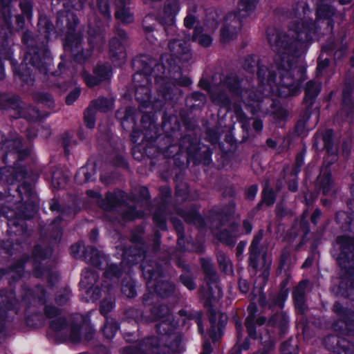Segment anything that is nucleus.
Here are the masks:
<instances>
[{
  "label": "nucleus",
  "instance_id": "obj_48",
  "mask_svg": "<svg viewBox=\"0 0 354 354\" xmlns=\"http://www.w3.org/2000/svg\"><path fill=\"white\" fill-rule=\"evenodd\" d=\"M215 288L217 290V292H212V287L209 288V292L207 293V297L208 299H212L213 300L218 299L221 297V292L220 288L215 284Z\"/></svg>",
  "mask_w": 354,
  "mask_h": 354
},
{
  "label": "nucleus",
  "instance_id": "obj_1",
  "mask_svg": "<svg viewBox=\"0 0 354 354\" xmlns=\"http://www.w3.org/2000/svg\"><path fill=\"white\" fill-rule=\"evenodd\" d=\"M325 0H321L316 12V21H313V12L305 2L299 3L293 8L289 29L286 33H280L275 29H268V40L276 53L274 65L270 68L259 65L258 68L259 89L255 91L244 89L241 96L245 105L250 107L252 113L259 109L261 100L270 93L281 97L296 95L301 83L306 79V71L295 64V59L301 55L325 20L331 26L330 18L335 14L334 8Z\"/></svg>",
  "mask_w": 354,
  "mask_h": 354
},
{
  "label": "nucleus",
  "instance_id": "obj_49",
  "mask_svg": "<svg viewBox=\"0 0 354 354\" xmlns=\"http://www.w3.org/2000/svg\"><path fill=\"white\" fill-rule=\"evenodd\" d=\"M45 313L48 317L53 318L59 314V310L55 307L46 306Z\"/></svg>",
  "mask_w": 354,
  "mask_h": 354
},
{
  "label": "nucleus",
  "instance_id": "obj_25",
  "mask_svg": "<svg viewBox=\"0 0 354 354\" xmlns=\"http://www.w3.org/2000/svg\"><path fill=\"white\" fill-rule=\"evenodd\" d=\"M12 167H3L0 169V180L8 184H12L18 176L13 174Z\"/></svg>",
  "mask_w": 354,
  "mask_h": 354
},
{
  "label": "nucleus",
  "instance_id": "obj_58",
  "mask_svg": "<svg viewBox=\"0 0 354 354\" xmlns=\"http://www.w3.org/2000/svg\"><path fill=\"white\" fill-rule=\"evenodd\" d=\"M257 192V187L256 186L251 187L248 191V198L252 199L254 197Z\"/></svg>",
  "mask_w": 354,
  "mask_h": 354
},
{
  "label": "nucleus",
  "instance_id": "obj_32",
  "mask_svg": "<svg viewBox=\"0 0 354 354\" xmlns=\"http://www.w3.org/2000/svg\"><path fill=\"white\" fill-rule=\"evenodd\" d=\"M122 291L129 298L134 297L136 295V289L132 282H128L127 284H123Z\"/></svg>",
  "mask_w": 354,
  "mask_h": 354
},
{
  "label": "nucleus",
  "instance_id": "obj_37",
  "mask_svg": "<svg viewBox=\"0 0 354 354\" xmlns=\"http://www.w3.org/2000/svg\"><path fill=\"white\" fill-rule=\"evenodd\" d=\"M98 8L102 14L106 18L110 17L109 6L106 0H97Z\"/></svg>",
  "mask_w": 354,
  "mask_h": 354
},
{
  "label": "nucleus",
  "instance_id": "obj_46",
  "mask_svg": "<svg viewBox=\"0 0 354 354\" xmlns=\"http://www.w3.org/2000/svg\"><path fill=\"white\" fill-rule=\"evenodd\" d=\"M153 221L156 223V225H158V227L161 229V230H165L166 229V223H165V218L163 216L158 214H155L153 215Z\"/></svg>",
  "mask_w": 354,
  "mask_h": 354
},
{
  "label": "nucleus",
  "instance_id": "obj_19",
  "mask_svg": "<svg viewBox=\"0 0 354 354\" xmlns=\"http://www.w3.org/2000/svg\"><path fill=\"white\" fill-rule=\"evenodd\" d=\"M321 91V84L315 81H309L307 83L305 94L306 97L313 100L319 93Z\"/></svg>",
  "mask_w": 354,
  "mask_h": 354
},
{
  "label": "nucleus",
  "instance_id": "obj_36",
  "mask_svg": "<svg viewBox=\"0 0 354 354\" xmlns=\"http://www.w3.org/2000/svg\"><path fill=\"white\" fill-rule=\"evenodd\" d=\"M84 252V246L82 243L73 245L71 248V253L75 258H80L83 257Z\"/></svg>",
  "mask_w": 354,
  "mask_h": 354
},
{
  "label": "nucleus",
  "instance_id": "obj_27",
  "mask_svg": "<svg viewBox=\"0 0 354 354\" xmlns=\"http://www.w3.org/2000/svg\"><path fill=\"white\" fill-rule=\"evenodd\" d=\"M142 269L148 287L153 288L154 286L153 281L156 280L158 274L156 272H152L149 267L142 266Z\"/></svg>",
  "mask_w": 354,
  "mask_h": 354
},
{
  "label": "nucleus",
  "instance_id": "obj_12",
  "mask_svg": "<svg viewBox=\"0 0 354 354\" xmlns=\"http://www.w3.org/2000/svg\"><path fill=\"white\" fill-rule=\"evenodd\" d=\"M48 62H45L44 64L41 60L39 62L37 60L36 62L33 60L32 64V68H28L27 64L22 63L19 66L20 70L22 71V72L19 73V75L24 81L28 82V76H31L32 74L35 75L37 72L46 75L48 71Z\"/></svg>",
  "mask_w": 354,
  "mask_h": 354
},
{
  "label": "nucleus",
  "instance_id": "obj_29",
  "mask_svg": "<svg viewBox=\"0 0 354 354\" xmlns=\"http://www.w3.org/2000/svg\"><path fill=\"white\" fill-rule=\"evenodd\" d=\"M38 25L40 28L44 29L43 31L46 34L45 37H48L49 33L53 28V26L51 22L46 17L40 18Z\"/></svg>",
  "mask_w": 354,
  "mask_h": 354
},
{
  "label": "nucleus",
  "instance_id": "obj_54",
  "mask_svg": "<svg viewBox=\"0 0 354 354\" xmlns=\"http://www.w3.org/2000/svg\"><path fill=\"white\" fill-rule=\"evenodd\" d=\"M239 288L241 290V291L242 292H247L248 290V283L246 282V281L245 280H239Z\"/></svg>",
  "mask_w": 354,
  "mask_h": 354
},
{
  "label": "nucleus",
  "instance_id": "obj_6",
  "mask_svg": "<svg viewBox=\"0 0 354 354\" xmlns=\"http://www.w3.org/2000/svg\"><path fill=\"white\" fill-rule=\"evenodd\" d=\"M87 195L93 198H96L100 207L106 211H112L118 206L122 205L124 202V194L122 192H118L114 194H108L106 200H102L100 194L93 190H88Z\"/></svg>",
  "mask_w": 354,
  "mask_h": 354
},
{
  "label": "nucleus",
  "instance_id": "obj_56",
  "mask_svg": "<svg viewBox=\"0 0 354 354\" xmlns=\"http://www.w3.org/2000/svg\"><path fill=\"white\" fill-rule=\"evenodd\" d=\"M288 297V292L286 290L281 291L279 295V300L277 301L279 306H281V302L284 301Z\"/></svg>",
  "mask_w": 354,
  "mask_h": 354
},
{
  "label": "nucleus",
  "instance_id": "obj_34",
  "mask_svg": "<svg viewBox=\"0 0 354 354\" xmlns=\"http://www.w3.org/2000/svg\"><path fill=\"white\" fill-rule=\"evenodd\" d=\"M120 271L116 265H110L104 272V277L106 279H111L113 277H118Z\"/></svg>",
  "mask_w": 354,
  "mask_h": 354
},
{
  "label": "nucleus",
  "instance_id": "obj_52",
  "mask_svg": "<svg viewBox=\"0 0 354 354\" xmlns=\"http://www.w3.org/2000/svg\"><path fill=\"white\" fill-rule=\"evenodd\" d=\"M169 326V324L166 322H162L160 324H158L157 326V331L160 334L164 335L167 334V331H165L166 328Z\"/></svg>",
  "mask_w": 354,
  "mask_h": 354
},
{
  "label": "nucleus",
  "instance_id": "obj_39",
  "mask_svg": "<svg viewBox=\"0 0 354 354\" xmlns=\"http://www.w3.org/2000/svg\"><path fill=\"white\" fill-rule=\"evenodd\" d=\"M20 8L24 15L30 19L31 18V3L28 0H24L20 3Z\"/></svg>",
  "mask_w": 354,
  "mask_h": 354
},
{
  "label": "nucleus",
  "instance_id": "obj_21",
  "mask_svg": "<svg viewBox=\"0 0 354 354\" xmlns=\"http://www.w3.org/2000/svg\"><path fill=\"white\" fill-rule=\"evenodd\" d=\"M88 41L90 45L94 48L95 46H97L99 44H102L104 41V35L101 30H93L90 28L88 30Z\"/></svg>",
  "mask_w": 354,
  "mask_h": 354
},
{
  "label": "nucleus",
  "instance_id": "obj_11",
  "mask_svg": "<svg viewBox=\"0 0 354 354\" xmlns=\"http://www.w3.org/2000/svg\"><path fill=\"white\" fill-rule=\"evenodd\" d=\"M169 48L171 56L182 62H187L192 57V53L184 41L179 39L171 40L169 42Z\"/></svg>",
  "mask_w": 354,
  "mask_h": 354
},
{
  "label": "nucleus",
  "instance_id": "obj_33",
  "mask_svg": "<svg viewBox=\"0 0 354 354\" xmlns=\"http://www.w3.org/2000/svg\"><path fill=\"white\" fill-rule=\"evenodd\" d=\"M5 145L6 147H12L10 149V151H14L16 153L19 152L21 147L22 146L21 145V140L20 138H17L16 139H14L12 140H8L5 143Z\"/></svg>",
  "mask_w": 354,
  "mask_h": 354
},
{
  "label": "nucleus",
  "instance_id": "obj_57",
  "mask_svg": "<svg viewBox=\"0 0 354 354\" xmlns=\"http://www.w3.org/2000/svg\"><path fill=\"white\" fill-rule=\"evenodd\" d=\"M321 216V212L320 210L319 209H316L312 216H311V221L312 223H313L314 224H316L317 222V220L320 218Z\"/></svg>",
  "mask_w": 354,
  "mask_h": 354
},
{
  "label": "nucleus",
  "instance_id": "obj_61",
  "mask_svg": "<svg viewBox=\"0 0 354 354\" xmlns=\"http://www.w3.org/2000/svg\"><path fill=\"white\" fill-rule=\"evenodd\" d=\"M193 97L200 100L202 102H204L205 101V96L201 93H193Z\"/></svg>",
  "mask_w": 354,
  "mask_h": 354
},
{
  "label": "nucleus",
  "instance_id": "obj_5",
  "mask_svg": "<svg viewBox=\"0 0 354 354\" xmlns=\"http://www.w3.org/2000/svg\"><path fill=\"white\" fill-rule=\"evenodd\" d=\"M126 38L125 32L119 29L117 31V37H113L109 44V56L117 66H120L126 61L127 53L124 47Z\"/></svg>",
  "mask_w": 354,
  "mask_h": 354
},
{
  "label": "nucleus",
  "instance_id": "obj_51",
  "mask_svg": "<svg viewBox=\"0 0 354 354\" xmlns=\"http://www.w3.org/2000/svg\"><path fill=\"white\" fill-rule=\"evenodd\" d=\"M195 22V17L192 15H188L184 20L185 26L187 28H192Z\"/></svg>",
  "mask_w": 354,
  "mask_h": 354
},
{
  "label": "nucleus",
  "instance_id": "obj_50",
  "mask_svg": "<svg viewBox=\"0 0 354 354\" xmlns=\"http://www.w3.org/2000/svg\"><path fill=\"white\" fill-rule=\"evenodd\" d=\"M71 2V6L76 10H80L83 8L86 0H68Z\"/></svg>",
  "mask_w": 354,
  "mask_h": 354
},
{
  "label": "nucleus",
  "instance_id": "obj_24",
  "mask_svg": "<svg viewBox=\"0 0 354 354\" xmlns=\"http://www.w3.org/2000/svg\"><path fill=\"white\" fill-rule=\"evenodd\" d=\"M263 237L262 232H259L258 234H257L251 243V245L250 247V259L252 261H256L258 254H259V244L260 241H261Z\"/></svg>",
  "mask_w": 354,
  "mask_h": 354
},
{
  "label": "nucleus",
  "instance_id": "obj_31",
  "mask_svg": "<svg viewBox=\"0 0 354 354\" xmlns=\"http://www.w3.org/2000/svg\"><path fill=\"white\" fill-rule=\"evenodd\" d=\"M71 290L69 289H64L58 292L56 297V302L59 305L66 304L70 299Z\"/></svg>",
  "mask_w": 354,
  "mask_h": 354
},
{
  "label": "nucleus",
  "instance_id": "obj_30",
  "mask_svg": "<svg viewBox=\"0 0 354 354\" xmlns=\"http://www.w3.org/2000/svg\"><path fill=\"white\" fill-rule=\"evenodd\" d=\"M274 201L275 197L272 190L268 187L264 188L263 191V202L268 205H270L274 204Z\"/></svg>",
  "mask_w": 354,
  "mask_h": 354
},
{
  "label": "nucleus",
  "instance_id": "obj_2",
  "mask_svg": "<svg viewBox=\"0 0 354 354\" xmlns=\"http://www.w3.org/2000/svg\"><path fill=\"white\" fill-rule=\"evenodd\" d=\"M259 0H240L239 3V16L234 13L229 14L221 29V40L227 42L232 39L241 27V18L247 17L253 14L257 8Z\"/></svg>",
  "mask_w": 354,
  "mask_h": 354
},
{
  "label": "nucleus",
  "instance_id": "obj_40",
  "mask_svg": "<svg viewBox=\"0 0 354 354\" xmlns=\"http://www.w3.org/2000/svg\"><path fill=\"white\" fill-rule=\"evenodd\" d=\"M114 304L111 299H104L100 306V312L103 315H106L113 308Z\"/></svg>",
  "mask_w": 354,
  "mask_h": 354
},
{
  "label": "nucleus",
  "instance_id": "obj_47",
  "mask_svg": "<svg viewBox=\"0 0 354 354\" xmlns=\"http://www.w3.org/2000/svg\"><path fill=\"white\" fill-rule=\"evenodd\" d=\"M182 283L189 289L193 290L195 288V284L194 281L189 278L187 275H182L180 277Z\"/></svg>",
  "mask_w": 354,
  "mask_h": 354
},
{
  "label": "nucleus",
  "instance_id": "obj_41",
  "mask_svg": "<svg viewBox=\"0 0 354 354\" xmlns=\"http://www.w3.org/2000/svg\"><path fill=\"white\" fill-rule=\"evenodd\" d=\"M66 324V320L64 318L59 317L54 319L50 323V328L54 330H59L64 328Z\"/></svg>",
  "mask_w": 354,
  "mask_h": 354
},
{
  "label": "nucleus",
  "instance_id": "obj_28",
  "mask_svg": "<svg viewBox=\"0 0 354 354\" xmlns=\"http://www.w3.org/2000/svg\"><path fill=\"white\" fill-rule=\"evenodd\" d=\"M118 329V326L116 322L109 323L107 321L103 328V332L106 338L111 339L115 336Z\"/></svg>",
  "mask_w": 354,
  "mask_h": 354
},
{
  "label": "nucleus",
  "instance_id": "obj_8",
  "mask_svg": "<svg viewBox=\"0 0 354 354\" xmlns=\"http://www.w3.org/2000/svg\"><path fill=\"white\" fill-rule=\"evenodd\" d=\"M97 278V274L91 269H85L82 274L80 286L86 290V292L92 301H95L100 297V290L97 288H93Z\"/></svg>",
  "mask_w": 354,
  "mask_h": 354
},
{
  "label": "nucleus",
  "instance_id": "obj_14",
  "mask_svg": "<svg viewBox=\"0 0 354 354\" xmlns=\"http://www.w3.org/2000/svg\"><path fill=\"white\" fill-rule=\"evenodd\" d=\"M240 235L238 226L232 224L229 230L221 231L218 235V239L227 245L234 244L236 238Z\"/></svg>",
  "mask_w": 354,
  "mask_h": 354
},
{
  "label": "nucleus",
  "instance_id": "obj_53",
  "mask_svg": "<svg viewBox=\"0 0 354 354\" xmlns=\"http://www.w3.org/2000/svg\"><path fill=\"white\" fill-rule=\"evenodd\" d=\"M176 82L180 86H189L192 84L191 80L187 77H182L176 80Z\"/></svg>",
  "mask_w": 354,
  "mask_h": 354
},
{
  "label": "nucleus",
  "instance_id": "obj_3",
  "mask_svg": "<svg viewBox=\"0 0 354 354\" xmlns=\"http://www.w3.org/2000/svg\"><path fill=\"white\" fill-rule=\"evenodd\" d=\"M65 18L68 31L65 38L64 48L66 50L70 51L76 59L80 61L90 54L88 51L84 53L82 47L80 34L75 30L77 19L73 12L68 11L59 14L58 21L63 23Z\"/></svg>",
  "mask_w": 354,
  "mask_h": 354
},
{
  "label": "nucleus",
  "instance_id": "obj_62",
  "mask_svg": "<svg viewBox=\"0 0 354 354\" xmlns=\"http://www.w3.org/2000/svg\"><path fill=\"white\" fill-rule=\"evenodd\" d=\"M205 272H207V274L212 276L213 278L214 277V272H213V270L212 269V268L210 267L209 265H205L203 264V265Z\"/></svg>",
  "mask_w": 354,
  "mask_h": 354
},
{
  "label": "nucleus",
  "instance_id": "obj_20",
  "mask_svg": "<svg viewBox=\"0 0 354 354\" xmlns=\"http://www.w3.org/2000/svg\"><path fill=\"white\" fill-rule=\"evenodd\" d=\"M174 290V286L169 281H162L154 286V291L161 297H166Z\"/></svg>",
  "mask_w": 354,
  "mask_h": 354
},
{
  "label": "nucleus",
  "instance_id": "obj_7",
  "mask_svg": "<svg viewBox=\"0 0 354 354\" xmlns=\"http://www.w3.org/2000/svg\"><path fill=\"white\" fill-rule=\"evenodd\" d=\"M147 70L144 73H138L133 76V82L136 86L135 95L137 100L140 101L143 106H147L149 101L150 89L147 86L149 78L147 75Z\"/></svg>",
  "mask_w": 354,
  "mask_h": 354
},
{
  "label": "nucleus",
  "instance_id": "obj_4",
  "mask_svg": "<svg viewBox=\"0 0 354 354\" xmlns=\"http://www.w3.org/2000/svg\"><path fill=\"white\" fill-rule=\"evenodd\" d=\"M199 84L203 89L209 90V93L212 101L223 106L229 104V97L226 92L228 91L232 94H239V82L234 76H230L225 79L221 84L216 86L211 87L209 83L205 80H201Z\"/></svg>",
  "mask_w": 354,
  "mask_h": 354
},
{
  "label": "nucleus",
  "instance_id": "obj_15",
  "mask_svg": "<svg viewBox=\"0 0 354 354\" xmlns=\"http://www.w3.org/2000/svg\"><path fill=\"white\" fill-rule=\"evenodd\" d=\"M117 10L115 11V17L123 24H129L133 21V17L130 12L129 8L122 6V3L117 0Z\"/></svg>",
  "mask_w": 354,
  "mask_h": 354
},
{
  "label": "nucleus",
  "instance_id": "obj_13",
  "mask_svg": "<svg viewBox=\"0 0 354 354\" xmlns=\"http://www.w3.org/2000/svg\"><path fill=\"white\" fill-rule=\"evenodd\" d=\"M208 26L205 25V28L201 27H196L194 30V33L192 38L189 35L186 36L187 40L192 39V41H197L200 45L207 47L211 45L212 42V38L210 35L203 32L208 31Z\"/></svg>",
  "mask_w": 354,
  "mask_h": 354
},
{
  "label": "nucleus",
  "instance_id": "obj_63",
  "mask_svg": "<svg viewBox=\"0 0 354 354\" xmlns=\"http://www.w3.org/2000/svg\"><path fill=\"white\" fill-rule=\"evenodd\" d=\"M243 227H244V229H245L246 233L251 232L252 227L251 224L248 221H245L243 222Z\"/></svg>",
  "mask_w": 354,
  "mask_h": 354
},
{
  "label": "nucleus",
  "instance_id": "obj_60",
  "mask_svg": "<svg viewBox=\"0 0 354 354\" xmlns=\"http://www.w3.org/2000/svg\"><path fill=\"white\" fill-rule=\"evenodd\" d=\"M71 339L73 342H78L80 339V335L79 334V332L75 331V330H73L71 335Z\"/></svg>",
  "mask_w": 354,
  "mask_h": 354
},
{
  "label": "nucleus",
  "instance_id": "obj_16",
  "mask_svg": "<svg viewBox=\"0 0 354 354\" xmlns=\"http://www.w3.org/2000/svg\"><path fill=\"white\" fill-rule=\"evenodd\" d=\"M306 284V282H301L292 294L295 305L296 308H299L301 311L304 310V292Z\"/></svg>",
  "mask_w": 354,
  "mask_h": 354
},
{
  "label": "nucleus",
  "instance_id": "obj_45",
  "mask_svg": "<svg viewBox=\"0 0 354 354\" xmlns=\"http://www.w3.org/2000/svg\"><path fill=\"white\" fill-rule=\"evenodd\" d=\"M142 216L141 212H136L134 209H130L129 212L124 213L123 217L127 220L135 219Z\"/></svg>",
  "mask_w": 354,
  "mask_h": 354
},
{
  "label": "nucleus",
  "instance_id": "obj_17",
  "mask_svg": "<svg viewBox=\"0 0 354 354\" xmlns=\"http://www.w3.org/2000/svg\"><path fill=\"white\" fill-rule=\"evenodd\" d=\"M84 257L88 263L93 264L95 267L100 266L102 264V259H104V257L100 256L99 252L93 248H87Z\"/></svg>",
  "mask_w": 354,
  "mask_h": 354
},
{
  "label": "nucleus",
  "instance_id": "obj_9",
  "mask_svg": "<svg viewBox=\"0 0 354 354\" xmlns=\"http://www.w3.org/2000/svg\"><path fill=\"white\" fill-rule=\"evenodd\" d=\"M180 10L178 0H167L162 10L159 14V20L161 24L170 26L174 29L175 17Z\"/></svg>",
  "mask_w": 354,
  "mask_h": 354
},
{
  "label": "nucleus",
  "instance_id": "obj_44",
  "mask_svg": "<svg viewBox=\"0 0 354 354\" xmlns=\"http://www.w3.org/2000/svg\"><path fill=\"white\" fill-rule=\"evenodd\" d=\"M219 265L224 270H228L231 268L228 259L224 254H219L217 257Z\"/></svg>",
  "mask_w": 354,
  "mask_h": 354
},
{
  "label": "nucleus",
  "instance_id": "obj_35",
  "mask_svg": "<svg viewBox=\"0 0 354 354\" xmlns=\"http://www.w3.org/2000/svg\"><path fill=\"white\" fill-rule=\"evenodd\" d=\"M185 218L188 223H193L199 227L202 226L203 224L201 215L196 212L192 213L191 216L187 215Z\"/></svg>",
  "mask_w": 354,
  "mask_h": 354
},
{
  "label": "nucleus",
  "instance_id": "obj_43",
  "mask_svg": "<svg viewBox=\"0 0 354 354\" xmlns=\"http://www.w3.org/2000/svg\"><path fill=\"white\" fill-rule=\"evenodd\" d=\"M81 176H84V182H88L92 179L91 175L88 174V169L86 167H82L76 174V178L80 183H82V180H79Z\"/></svg>",
  "mask_w": 354,
  "mask_h": 354
},
{
  "label": "nucleus",
  "instance_id": "obj_23",
  "mask_svg": "<svg viewBox=\"0 0 354 354\" xmlns=\"http://www.w3.org/2000/svg\"><path fill=\"white\" fill-rule=\"evenodd\" d=\"M256 306L254 304H251L248 307V310H250V315L247 317L245 320V326L247 328L248 334L250 337L255 338V328L252 323V320L254 319V312L255 310Z\"/></svg>",
  "mask_w": 354,
  "mask_h": 354
},
{
  "label": "nucleus",
  "instance_id": "obj_64",
  "mask_svg": "<svg viewBox=\"0 0 354 354\" xmlns=\"http://www.w3.org/2000/svg\"><path fill=\"white\" fill-rule=\"evenodd\" d=\"M288 187L291 192H295L297 189V183L295 181H292L289 184Z\"/></svg>",
  "mask_w": 354,
  "mask_h": 354
},
{
  "label": "nucleus",
  "instance_id": "obj_38",
  "mask_svg": "<svg viewBox=\"0 0 354 354\" xmlns=\"http://www.w3.org/2000/svg\"><path fill=\"white\" fill-rule=\"evenodd\" d=\"M244 69L249 73H254L256 67V59L254 56H249L245 59L244 64Z\"/></svg>",
  "mask_w": 354,
  "mask_h": 354
},
{
  "label": "nucleus",
  "instance_id": "obj_55",
  "mask_svg": "<svg viewBox=\"0 0 354 354\" xmlns=\"http://www.w3.org/2000/svg\"><path fill=\"white\" fill-rule=\"evenodd\" d=\"M253 129L257 131H260L263 129V123L260 120H255L252 124Z\"/></svg>",
  "mask_w": 354,
  "mask_h": 354
},
{
  "label": "nucleus",
  "instance_id": "obj_26",
  "mask_svg": "<svg viewBox=\"0 0 354 354\" xmlns=\"http://www.w3.org/2000/svg\"><path fill=\"white\" fill-rule=\"evenodd\" d=\"M95 110L91 105L84 112V122L89 129H93L95 127Z\"/></svg>",
  "mask_w": 354,
  "mask_h": 354
},
{
  "label": "nucleus",
  "instance_id": "obj_18",
  "mask_svg": "<svg viewBox=\"0 0 354 354\" xmlns=\"http://www.w3.org/2000/svg\"><path fill=\"white\" fill-rule=\"evenodd\" d=\"M90 105L95 110L106 112L113 108V100L112 99L99 98L97 100L93 102Z\"/></svg>",
  "mask_w": 354,
  "mask_h": 354
},
{
  "label": "nucleus",
  "instance_id": "obj_42",
  "mask_svg": "<svg viewBox=\"0 0 354 354\" xmlns=\"http://www.w3.org/2000/svg\"><path fill=\"white\" fill-rule=\"evenodd\" d=\"M80 90L78 88L72 91L66 97V102L67 104H72L80 96Z\"/></svg>",
  "mask_w": 354,
  "mask_h": 354
},
{
  "label": "nucleus",
  "instance_id": "obj_59",
  "mask_svg": "<svg viewBox=\"0 0 354 354\" xmlns=\"http://www.w3.org/2000/svg\"><path fill=\"white\" fill-rule=\"evenodd\" d=\"M212 351L211 345L209 342H205L203 344V352L201 354H210Z\"/></svg>",
  "mask_w": 354,
  "mask_h": 354
},
{
  "label": "nucleus",
  "instance_id": "obj_22",
  "mask_svg": "<svg viewBox=\"0 0 354 354\" xmlns=\"http://www.w3.org/2000/svg\"><path fill=\"white\" fill-rule=\"evenodd\" d=\"M68 181L67 176L62 174V171L57 170L52 175V185L56 189L64 187Z\"/></svg>",
  "mask_w": 354,
  "mask_h": 354
},
{
  "label": "nucleus",
  "instance_id": "obj_10",
  "mask_svg": "<svg viewBox=\"0 0 354 354\" xmlns=\"http://www.w3.org/2000/svg\"><path fill=\"white\" fill-rule=\"evenodd\" d=\"M111 68L109 64L97 66L94 71V76L87 73H82L83 79L88 86H94L103 80L109 79L111 75Z\"/></svg>",
  "mask_w": 354,
  "mask_h": 354
}]
</instances>
